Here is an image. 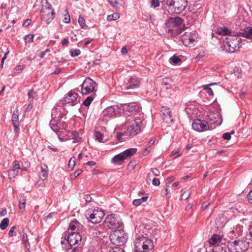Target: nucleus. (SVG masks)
Returning a JSON list of instances; mask_svg holds the SVG:
<instances>
[{
	"mask_svg": "<svg viewBox=\"0 0 252 252\" xmlns=\"http://www.w3.org/2000/svg\"><path fill=\"white\" fill-rule=\"evenodd\" d=\"M68 166L70 168H73L75 166V160L71 158L68 162Z\"/></svg>",
	"mask_w": 252,
	"mask_h": 252,
	"instance_id": "obj_63",
	"label": "nucleus"
},
{
	"mask_svg": "<svg viewBox=\"0 0 252 252\" xmlns=\"http://www.w3.org/2000/svg\"><path fill=\"white\" fill-rule=\"evenodd\" d=\"M161 112L163 115V119L166 122H173V120L172 118V115L169 108L166 106H163L161 108Z\"/></svg>",
	"mask_w": 252,
	"mask_h": 252,
	"instance_id": "obj_23",
	"label": "nucleus"
},
{
	"mask_svg": "<svg viewBox=\"0 0 252 252\" xmlns=\"http://www.w3.org/2000/svg\"><path fill=\"white\" fill-rule=\"evenodd\" d=\"M86 218L92 223L95 224L101 221L104 217L103 211L98 208L89 209L86 213Z\"/></svg>",
	"mask_w": 252,
	"mask_h": 252,
	"instance_id": "obj_7",
	"label": "nucleus"
},
{
	"mask_svg": "<svg viewBox=\"0 0 252 252\" xmlns=\"http://www.w3.org/2000/svg\"><path fill=\"white\" fill-rule=\"evenodd\" d=\"M166 4L174 6L175 12L180 14L185 9L188 2L187 0H167Z\"/></svg>",
	"mask_w": 252,
	"mask_h": 252,
	"instance_id": "obj_11",
	"label": "nucleus"
},
{
	"mask_svg": "<svg viewBox=\"0 0 252 252\" xmlns=\"http://www.w3.org/2000/svg\"><path fill=\"white\" fill-rule=\"evenodd\" d=\"M249 202L252 204V190H251L248 195Z\"/></svg>",
	"mask_w": 252,
	"mask_h": 252,
	"instance_id": "obj_64",
	"label": "nucleus"
},
{
	"mask_svg": "<svg viewBox=\"0 0 252 252\" xmlns=\"http://www.w3.org/2000/svg\"><path fill=\"white\" fill-rule=\"evenodd\" d=\"M82 228L83 225L78 221H72L69 224L67 233H72L73 232L80 233V231L82 230Z\"/></svg>",
	"mask_w": 252,
	"mask_h": 252,
	"instance_id": "obj_21",
	"label": "nucleus"
},
{
	"mask_svg": "<svg viewBox=\"0 0 252 252\" xmlns=\"http://www.w3.org/2000/svg\"><path fill=\"white\" fill-rule=\"evenodd\" d=\"M170 63L173 64H177L181 61V59L177 56H173L169 59Z\"/></svg>",
	"mask_w": 252,
	"mask_h": 252,
	"instance_id": "obj_40",
	"label": "nucleus"
},
{
	"mask_svg": "<svg viewBox=\"0 0 252 252\" xmlns=\"http://www.w3.org/2000/svg\"><path fill=\"white\" fill-rule=\"evenodd\" d=\"M96 83L91 78H87L81 85V93L82 94H88L96 91Z\"/></svg>",
	"mask_w": 252,
	"mask_h": 252,
	"instance_id": "obj_10",
	"label": "nucleus"
},
{
	"mask_svg": "<svg viewBox=\"0 0 252 252\" xmlns=\"http://www.w3.org/2000/svg\"><path fill=\"white\" fill-rule=\"evenodd\" d=\"M236 233L237 234L238 236H240L242 234V226L240 225H237L236 227H234Z\"/></svg>",
	"mask_w": 252,
	"mask_h": 252,
	"instance_id": "obj_45",
	"label": "nucleus"
},
{
	"mask_svg": "<svg viewBox=\"0 0 252 252\" xmlns=\"http://www.w3.org/2000/svg\"><path fill=\"white\" fill-rule=\"evenodd\" d=\"M64 100L65 103L72 106L77 104L79 101L78 99V94L73 90L70 91L65 95Z\"/></svg>",
	"mask_w": 252,
	"mask_h": 252,
	"instance_id": "obj_17",
	"label": "nucleus"
},
{
	"mask_svg": "<svg viewBox=\"0 0 252 252\" xmlns=\"http://www.w3.org/2000/svg\"><path fill=\"white\" fill-rule=\"evenodd\" d=\"M71 135L72 136V139L73 140V143H78L80 141L81 138L79 137V134L75 131L71 132Z\"/></svg>",
	"mask_w": 252,
	"mask_h": 252,
	"instance_id": "obj_36",
	"label": "nucleus"
},
{
	"mask_svg": "<svg viewBox=\"0 0 252 252\" xmlns=\"http://www.w3.org/2000/svg\"><path fill=\"white\" fill-rule=\"evenodd\" d=\"M228 236L232 239H234L235 238H237L238 235L236 233L234 227L233 228H231L229 232L228 233Z\"/></svg>",
	"mask_w": 252,
	"mask_h": 252,
	"instance_id": "obj_37",
	"label": "nucleus"
},
{
	"mask_svg": "<svg viewBox=\"0 0 252 252\" xmlns=\"http://www.w3.org/2000/svg\"><path fill=\"white\" fill-rule=\"evenodd\" d=\"M151 5L154 7L156 8L159 5V2L158 0H152Z\"/></svg>",
	"mask_w": 252,
	"mask_h": 252,
	"instance_id": "obj_54",
	"label": "nucleus"
},
{
	"mask_svg": "<svg viewBox=\"0 0 252 252\" xmlns=\"http://www.w3.org/2000/svg\"><path fill=\"white\" fill-rule=\"evenodd\" d=\"M192 127L194 130L198 132H202L213 129L212 126H210V124L207 122L200 119L194 120L192 124Z\"/></svg>",
	"mask_w": 252,
	"mask_h": 252,
	"instance_id": "obj_12",
	"label": "nucleus"
},
{
	"mask_svg": "<svg viewBox=\"0 0 252 252\" xmlns=\"http://www.w3.org/2000/svg\"><path fill=\"white\" fill-rule=\"evenodd\" d=\"M26 200L25 198L20 199L19 201V207L21 211L23 212L25 210Z\"/></svg>",
	"mask_w": 252,
	"mask_h": 252,
	"instance_id": "obj_35",
	"label": "nucleus"
},
{
	"mask_svg": "<svg viewBox=\"0 0 252 252\" xmlns=\"http://www.w3.org/2000/svg\"><path fill=\"white\" fill-rule=\"evenodd\" d=\"M48 175V167L44 165L41 167V172L40 173V178L42 180H45Z\"/></svg>",
	"mask_w": 252,
	"mask_h": 252,
	"instance_id": "obj_27",
	"label": "nucleus"
},
{
	"mask_svg": "<svg viewBox=\"0 0 252 252\" xmlns=\"http://www.w3.org/2000/svg\"><path fill=\"white\" fill-rule=\"evenodd\" d=\"M19 115V110L16 109L13 112L11 119L12 125L14 127V132L16 136L19 135L20 131Z\"/></svg>",
	"mask_w": 252,
	"mask_h": 252,
	"instance_id": "obj_20",
	"label": "nucleus"
},
{
	"mask_svg": "<svg viewBox=\"0 0 252 252\" xmlns=\"http://www.w3.org/2000/svg\"><path fill=\"white\" fill-rule=\"evenodd\" d=\"M238 34L240 37H246L252 42V27H249L246 28L243 32H240Z\"/></svg>",
	"mask_w": 252,
	"mask_h": 252,
	"instance_id": "obj_24",
	"label": "nucleus"
},
{
	"mask_svg": "<svg viewBox=\"0 0 252 252\" xmlns=\"http://www.w3.org/2000/svg\"><path fill=\"white\" fill-rule=\"evenodd\" d=\"M67 242L70 246L78 244L81 241V236L80 233L73 232L67 233Z\"/></svg>",
	"mask_w": 252,
	"mask_h": 252,
	"instance_id": "obj_19",
	"label": "nucleus"
},
{
	"mask_svg": "<svg viewBox=\"0 0 252 252\" xmlns=\"http://www.w3.org/2000/svg\"><path fill=\"white\" fill-rule=\"evenodd\" d=\"M145 125V122L140 117H130L127 119L126 126L127 129L126 134L128 136H134L141 131V128Z\"/></svg>",
	"mask_w": 252,
	"mask_h": 252,
	"instance_id": "obj_1",
	"label": "nucleus"
},
{
	"mask_svg": "<svg viewBox=\"0 0 252 252\" xmlns=\"http://www.w3.org/2000/svg\"><path fill=\"white\" fill-rule=\"evenodd\" d=\"M109 252H125L124 249L120 247H115L109 251Z\"/></svg>",
	"mask_w": 252,
	"mask_h": 252,
	"instance_id": "obj_49",
	"label": "nucleus"
},
{
	"mask_svg": "<svg viewBox=\"0 0 252 252\" xmlns=\"http://www.w3.org/2000/svg\"><path fill=\"white\" fill-rule=\"evenodd\" d=\"M120 18V15L118 13H114L112 14L109 15L107 17V20L108 21H111L112 20H116Z\"/></svg>",
	"mask_w": 252,
	"mask_h": 252,
	"instance_id": "obj_34",
	"label": "nucleus"
},
{
	"mask_svg": "<svg viewBox=\"0 0 252 252\" xmlns=\"http://www.w3.org/2000/svg\"><path fill=\"white\" fill-rule=\"evenodd\" d=\"M41 4V18L48 24L53 20L55 13L47 0H42Z\"/></svg>",
	"mask_w": 252,
	"mask_h": 252,
	"instance_id": "obj_4",
	"label": "nucleus"
},
{
	"mask_svg": "<svg viewBox=\"0 0 252 252\" xmlns=\"http://www.w3.org/2000/svg\"><path fill=\"white\" fill-rule=\"evenodd\" d=\"M82 170L79 169L75 171L71 175L72 179H75L77 176L81 174Z\"/></svg>",
	"mask_w": 252,
	"mask_h": 252,
	"instance_id": "obj_52",
	"label": "nucleus"
},
{
	"mask_svg": "<svg viewBox=\"0 0 252 252\" xmlns=\"http://www.w3.org/2000/svg\"><path fill=\"white\" fill-rule=\"evenodd\" d=\"M190 194L191 193L189 190L185 191L181 195V199L186 200L189 198Z\"/></svg>",
	"mask_w": 252,
	"mask_h": 252,
	"instance_id": "obj_43",
	"label": "nucleus"
},
{
	"mask_svg": "<svg viewBox=\"0 0 252 252\" xmlns=\"http://www.w3.org/2000/svg\"><path fill=\"white\" fill-rule=\"evenodd\" d=\"M151 173L155 176H158L159 175L160 172L158 169L155 168H152L151 170Z\"/></svg>",
	"mask_w": 252,
	"mask_h": 252,
	"instance_id": "obj_51",
	"label": "nucleus"
},
{
	"mask_svg": "<svg viewBox=\"0 0 252 252\" xmlns=\"http://www.w3.org/2000/svg\"><path fill=\"white\" fill-rule=\"evenodd\" d=\"M9 222V220L8 218L3 219L0 223V228L1 230H4L8 225Z\"/></svg>",
	"mask_w": 252,
	"mask_h": 252,
	"instance_id": "obj_32",
	"label": "nucleus"
},
{
	"mask_svg": "<svg viewBox=\"0 0 252 252\" xmlns=\"http://www.w3.org/2000/svg\"><path fill=\"white\" fill-rule=\"evenodd\" d=\"M249 243L243 240H235L229 243L227 247L229 252H244L248 250Z\"/></svg>",
	"mask_w": 252,
	"mask_h": 252,
	"instance_id": "obj_8",
	"label": "nucleus"
},
{
	"mask_svg": "<svg viewBox=\"0 0 252 252\" xmlns=\"http://www.w3.org/2000/svg\"><path fill=\"white\" fill-rule=\"evenodd\" d=\"M209 204H210V203L208 201H204L202 204V205L201 207V209L202 210H204L205 209L207 208V207L209 205Z\"/></svg>",
	"mask_w": 252,
	"mask_h": 252,
	"instance_id": "obj_59",
	"label": "nucleus"
},
{
	"mask_svg": "<svg viewBox=\"0 0 252 252\" xmlns=\"http://www.w3.org/2000/svg\"><path fill=\"white\" fill-rule=\"evenodd\" d=\"M28 95L29 98L34 99L37 96V93L35 91L33 90H31L29 91L28 93Z\"/></svg>",
	"mask_w": 252,
	"mask_h": 252,
	"instance_id": "obj_48",
	"label": "nucleus"
},
{
	"mask_svg": "<svg viewBox=\"0 0 252 252\" xmlns=\"http://www.w3.org/2000/svg\"><path fill=\"white\" fill-rule=\"evenodd\" d=\"M51 128L54 132H56L57 134L60 132V129L58 125L54 126H52Z\"/></svg>",
	"mask_w": 252,
	"mask_h": 252,
	"instance_id": "obj_61",
	"label": "nucleus"
},
{
	"mask_svg": "<svg viewBox=\"0 0 252 252\" xmlns=\"http://www.w3.org/2000/svg\"><path fill=\"white\" fill-rule=\"evenodd\" d=\"M222 237L219 234H213L209 240V243L211 245H217L220 243Z\"/></svg>",
	"mask_w": 252,
	"mask_h": 252,
	"instance_id": "obj_25",
	"label": "nucleus"
},
{
	"mask_svg": "<svg viewBox=\"0 0 252 252\" xmlns=\"http://www.w3.org/2000/svg\"><path fill=\"white\" fill-rule=\"evenodd\" d=\"M26 166L25 167H23V166L21 167V165L18 163L17 161H15L14 162V165L13 167L12 168V169L14 170L15 171H16L19 172V169H21L22 170L26 171L27 169L30 166V163L29 162H26Z\"/></svg>",
	"mask_w": 252,
	"mask_h": 252,
	"instance_id": "obj_26",
	"label": "nucleus"
},
{
	"mask_svg": "<svg viewBox=\"0 0 252 252\" xmlns=\"http://www.w3.org/2000/svg\"><path fill=\"white\" fill-rule=\"evenodd\" d=\"M118 108L115 106H111L105 108L102 112L101 115L104 117L114 118L119 114Z\"/></svg>",
	"mask_w": 252,
	"mask_h": 252,
	"instance_id": "obj_18",
	"label": "nucleus"
},
{
	"mask_svg": "<svg viewBox=\"0 0 252 252\" xmlns=\"http://www.w3.org/2000/svg\"><path fill=\"white\" fill-rule=\"evenodd\" d=\"M94 136L95 139L98 140L100 142H104L105 141L103 140L104 136L100 132L98 131H96L94 132Z\"/></svg>",
	"mask_w": 252,
	"mask_h": 252,
	"instance_id": "obj_31",
	"label": "nucleus"
},
{
	"mask_svg": "<svg viewBox=\"0 0 252 252\" xmlns=\"http://www.w3.org/2000/svg\"><path fill=\"white\" fill-rule=\"evenodd\" d=\"M182 22V19L179 17L170 18L167 23L169 32L174 34L179 33L180 32V29L181 28Z\"/></svg>",
	"mask_w": 252,
	"mask_h": 252,
	"instance_id": "obj_9",
	"label": "nucleus"
},
{
	"mask_svg": "<svg viewBox=\"0 0 252 252\" xmlns=\"http://www.w3.org/2000/svg\"><path fill=\"white\" fill-rule=\"evenodd\" d=\"M148 196H143L141 198L134 199L133 201L132 204L135 206H138L140 205L142 203L146 202Z\"/></svg>",
	"mask_w": 252,
	"mask_h": 252,
	"instance_id": "obj_30",
	"label": "nucleus"
},
{
	"mask_svg": "<svg viewBox=\"0 0 252 252\" xmlns=\"http://www.w3.org/2000/svg\"><path fill=\"white\" fill-rule=\"evenodd\" d=\"M152 148L150 146H148L145 150L143 151V155L144 156H146L148 155L151 151Z\"/></svg>",
	"mask_w": 252,
	"mask_h": 252,
	"instance_id": "obj_56",
	"label": "nucleus"
},
{
	"mask_svg": "<svg viewBox=\"0 0 252 252\" xmlns=\"http://www.w3.org/2000/svg\"><path fill=\"white\" fill-rule=\"evenodd\" d=\"M210 126H212L213 129L216 126H220L222 123V120L220 112H210L208 115Z\"/></svg>",
	"mask_w": 252,
	"mask_h": 252,
	"instance_id": "obj_15",
	"label": "nucleus"
},
{
	"mask_svg": "<svg viewBox=\"0 0 252 252\" xmlns=\"http://www.w3.org/2000/svg\"><path fill=\"white\" fill-rule=\"evenodd\" d=\"M105 222L109 228H118L123 225L121 219L115 214H110L105 219Z\"/></svg>",
	"mask_w": 252,
	"mask_h": 252,
	"instance_id": "obj_13",
	"label": "nucleus"
},
{
	"mask_svg": "<svg viewBox=\"0 0 252 252\" xmlns=\"http://www.w3.org/2000/svg\"><path fill=\"white\" fill-rule=\"evenodd\" d=\"M222 137L225 140H230L231 139L230 133H224L222 134Z\"/></svg>",
	"mask_w": 252,
	"mask_h": 252,
	"instance_id": "obj_58",
	"label": "nucleus"
},
{
	"mask_svg": "<svg viewBox=\"0 0 252 252\" xmlns=\"http://www.w3.org/2000/svg\"><path fill=\"white\" fill-rule=\"evenodd\" d=\"M8 54V52L4 53L3 57L1 59V64L0 65L1 68H2L3 67L4 62L5 60L6 59L7 55Z\"/></svg>",
	"mask_w": 252,
	"mask_h": 252,
	"instance_id": "obj_60",
	"label": "nucleus"
},
{
	"mask_svg": "<svg viewBox=\"0 0 252 252\" xmlns=\"http://www.w3.org/2000/svg\"><path fill=\"white\" fill-rule=\"evenodd\" d=\"M127 236L124 230H116L110 235V240L112 243L118 246L124 245L127 241Z\"/></svg>",
	"mask_w": 252,
	"mask_h": 252,
	"instance_id": "obj_6",
	"label": "nucleus"
},
{
	"mask_svg": "<svg viewBox=\"0 0 252 252\" xmlns=\"http://www.w3.org/2000/svg\"><path fill=\"white\" fill-rule=\"evenodd\" d=\"M63 21L65 23H67V24L70 23V16L68 14V13L65 14Z\"/></svg>",
	"mask_w": 252,
	"mask_h": 252,
	"instance_id": "obj_53",
	"label": "nucleus"
},
{
	"mask_svg": "<svg viewBox=\"0 0 252 252\" xmlns=\"http://www.w3.org/2000/svg\"><path fill=\"white\" fill-rule=\"evenodd\" d=\"M70 55L72 57L79 56L81 54V51L79 49H72L70 51Z\"/></svg>",
	"mask_w": 252,
	"mask_h": 252,
	"instance_id": "obj_42",
	"label": "nucleus"
},
{
	"mask_svg": "<svg viewBox=\"0 0 252 252\" xmlns=\"http://www.w3.org/2000/svg\"><path fill=\"white\" fill-rule=\"evenodd\" d=\"M217 85V83H212L209 84L207 85H204L201 86V88L203 89L204 90H206L207 93L209 95L212 96L213 95V92L211 88H210V87L213 85Z\"/></svg>",
	"mask_w": 252,
	"mask_h": 252,
	"instance_id": "obj_28",
	"label": "nucleus"
},
{
	"mask_svg": "<svg viewBox=\"0 0 252 252\" xmlns=\"http://www.w3.org/2000/svg\"><path fill=\"white\" fill-rule=\"evenodd\" d=\"M140 80L135 77H130L127 82L124 84L122 86L123 90H135L139 87Z\"/></svg>",
	"mask_w": 252,
	"mask_h": 252,
	"instance_id": "obj_16",
	"label": "nucleus"
},
{
	"mask_svg": "<svg viewBox=\"0 0 252 252\" xmlns=\"http://www.w3.org/2000/svg\"><path fill=\"white\" fill-rule=\"evenodd\" d=\"M93 100V98L92 97L88 96L87 98L84 101L83 104L86 106H89Z\"/></svg>",
	"mask_w": 252,
	"mask_h": 252,
	"instance_id": "obj_46",
	"label": "nucleus"
},
{
	"mask_svg": "<svg viewBox=\"0 0 252 252\" xmlns=\"http://www.w3.org/2000/svg\"><path fill=\"white\" fill-rule=\"evenodd\" d=\"M34 35L32 34H29L25 36L24 38L25 42L26 44L33 42Z\"/></svg>",
	"mask_w": 252,
	"mask_h": 252,
	"instance_id": "obj_39",
	"label": "nucleus"
},
{
	"mask_svg": "<svg viewBox=\"0 0 252 252\" xmlns=\"http://www.w3.org/2000/svg\"><path fill=\"white\" fill-rule=\"evenodd\" d=\"M22 242L25 244V247L29 249V243L28 242V236L26 234L24 233L22 235Z\"/></svg>",
	"mask_w": 252,
	"mask_h": 252,
	"instance_id": "obj_41",
	"label": "nucleus"
},
{
	"mask_svg": "<svg viewBox=\"0 0 252 252\" xmlns=\"http://www.w3.org/2000/svg\"><path fill=\"white\" fill-rule=\"evenodd\" d=\"M120 0H108L110 4L116 9H119L121 5L120 3Z\"/></svg>",
	"mask_w": 252,
	"mask_h": 252,
	"instance_id": "obj_33",
	"label": "nucleus"
},
{
	"mask_svg": "<svg viewBox=\"0 0 252 252\" xmlns=\"http://www.w3.org/2000/svg\"><path fill=\"white\" fill-rule=\"evenodd\" d=\"M138 109V107L136 105L135 103H129L127 105V110L131 112L136 111Z\"/></svg>",
	"mask_w": 252,
	"mask_h": 252,
	"instance_id": "obj_38",
	"label": "nucleus"
},
{
	"mask_svg": "<svg viewBox=\"0 0 252 252\" xmlns=\"http://www.w3.org/2000/svg\"><path fill=\"white\" fill-rule=\"evenodd\" d=\"M62 110H63V108L60 106H55L52 111L51 116L52 119H57V120H60L63 116Z\"/></svg>",
	"mask_w": 252,
	"mask_h": 252,
	"instance_id": "obj_22",
	"label": "nucleus"
},
{
	"mask_svg": "<svg viewBox=\"0 0 252 252\" xmlns=\"http://www.w3.org/2000/svg\"><path fill=\"white\" fill-rule=\"evenodd\" d=\"M152 184L155 186H159L160 184L159 180L158 178H154L152 181Z\"/></svg>",
	"mask_w": 252,
	"mask_h": 252,
	"instance_id": "obj_57",
	"label": "nucleus"
},
{
	"mask_svg": "<svg viewBox=\"0 0 252 252\" xmlns=\"http://www.w3.org/2000/svg\"><path fill=\"white\" fill-rule=\"evenodd\" d=\"M18 173L17 171H15L13 169H10L8 171V176L10 179L14 178L16 176L18 175Z\"/></svg>",
	"mask_w": 252,
	"mask_h": 252,
	"instance_id": "obj_47",
	"label": "nucleus"
},
{
	"mask_svg": "<svg viewBox=\"0 0 252 252\" xmlns=\"http://www.w3.org/2000/svg\"><path fill=\"white\" fill-rule=\"evenodd\" d=\"M24 68L23 65H18L15 68L14 70L17 72L19 73V72L21 71Z\"/></svg>",
	"mask_w": 252,
	"mask_h": 252,
	"instance_id": "obj_62",
	"label": "nucleus"
},
{
	"mask_svg": "<svg viewBox=\"0 0 252 252\" xmlns=\"http://www.w3.org/2000/svg\"><path fill=\"white\" fill-rule=\"evenodd\" d=\"M242 41L238 33L236 35H230L223 42L224 50L229 53H234L240 49Z\"/></svg>",
	"mask_w": 252,
	"mask_h": 252,
	"instance_id": "obj_2",
	"label": "nucleus"
},
{
	"mask_svg": "<svg viewBox=\"0 0 252 252\" xmlns=\"http://www.w3.org/2000/svg\"><path fill=\"white\" fill-rule=\"evenodd\" d=\"M196 39V34L194 32H186L182 35L183 43L187 47H192L194 45Z\"/></svg>",
	"mask_w": 252,
	"mask_h": 252,
	"instance_id": "obj_14",
	"label": "nucleus"
},
{
	"mask_svg": "<svg viewBox=\"0 0 252 252\" xmlns=\"http://www.w3.org/2000/svg\"><path fill=\"white\" fill-rule=\"evenodd\" d=\"M15 229H16V227L15 226L11 227V228L10 229V230H9V231L8 232V235L10 237H12L15 235Z\"/></svg>",
	"mask_w": 252,
	"mask_h": 252,
	"instance_id": "obj_55",
	"label": "nucleus"
},
{
	"mask_svg": "<svg viewBox=\"0 0 252 252\" xmlns=\"http://www.w3.org/2000/svg\"><path fill=\"white\" fill-rule=\"evenodd\" d=\"M78 22L80 25V26L83 28L85 29L87 27V25L85 24V20L84 18L81 16H79L78 19Z\"/></svg>",
	"mask_w": 252,
	"mask_h": 252,
	"instance_id": "obj_44",
	"label": "nucleus"
},
{
	"mask_svg": "<svg viewBox=\"0 0 252 252\" xmlns=\"http://www.w3.org/2000/svg\"><path fill=\"white\" fill-rule=\"evenodd\" d=\"M137 152L136 148H129L115 155L111 159L112 164L121 165L128 158H130Z\"/></svg>",
	"mask_w": 252,
	"mask_h": 252,
	"instance_id": "obj_5",
	"label": "nucleus"
},
{
	"mask_svg": "<svg viewBox=\"0 0 252 252\" xmlns=\"http://www.w3.org/2000/svg\"><path fill=\"white\" fill-rule=\"evenodd\" d=\"M216 32L220 35H226L230 33V31L228 29L223 27L217 28Z\"/></svg>",
	"mask_w": 252,
	"mask_h": 252,
	"instance_id": "obj_29",
	"label": "nucleus"
},
{
	"mask_svg": "<svg viewBox=\"0 0 252 252\" xmlns=\"http://www.w3.org/2000/svg\"><path fill=\"white\" fill-rule=\"evenodd\" d=\"M137 164V162L136 160H131L129 162L128 164V168L131 169H134L135 167Z\"/></svg>",
	"mask_w": 252,
	"mask_h": 252,
	"instance_id": "obj_50",
	"label": "nucleus"
},
{
	"mask_svg": "<svg viewBox=\"0 0 252 252\" xmlns=\"http://www.w3.org/2000/svg\"><path fill=\"white\" fill-rule=\"evenodd\" d=\"M135 250L137 252H147L154 247L153 241L146 236L136 238L134 241Z\"/></svg>",
	"mask_w": 252,
	"mask_h": 252,
	"instance_id": "obj_3",
	"label": "nucleus"
}]
</instances>
